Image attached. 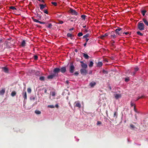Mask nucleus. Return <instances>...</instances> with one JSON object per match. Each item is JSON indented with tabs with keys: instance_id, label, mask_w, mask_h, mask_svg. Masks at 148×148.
<instances>
[{
	"instance_id": "nucleus-1",
	"label": "nucleus",
	"mask_w": 148,
	"mask_h": 148,
	"mask_svg": "<svg viewBox=\"0 0 148 148\" xmlns=\"http://www.w3.org/2000/svg\"><path fill=\"white\" fill-rule=\"evenodd\" d=\"M138 27L139 29L140 30H142L144 29V26L143 23H139L138 24Z\"/></svg>"
},
{
	"instance_id": "nucleus-2",
	"label": "nucleus",
	"mask_w": 148,
	"mask_h": 148,
	"mask_svg": "<svg viewBox=\"0 0 148 148\" xmlns=\"http://www.w3.org/2000/svg\"><path fill=\"white\" fill-rule=\"evenodd\" d=\"M69 12L71 13L72 14L76 15L77 13L75 11L71 8H70L69 10Z\"/></svg>"
},
{
	"instance_id": "nucleus-3",
	"label": "nucleus",
	"mask_w": 148,
	"mask_h": 148,
	"mask_svg": "<svg viewBox=\"0 0 148 148\" xmlns=\"http://www.w3.org/2000/svg\"><path fill=\"white\" fill-rule=\"evenodd\" d=\"M75 67L72 64H71L70 66V72L72 73L73 72L74 70Z\"/></svg>"
},
{
	"instance_id": "nucleus-4",
	"label": "nucleus",
	"mask_w": 148,
	"mask_h": 148,
	"mask_svg": "<svg viewBox=\"0 0 148 148\" xmlns=\"http://www.w3.org/2000/svg\"><path fill=\"white\" fill-rule=\"evenodd\" d=\"M80 63L82 64L81 66L82 68L84 69L87 68V65L86 64L84 63L82 61H81Z\"/></svg>"
},
{
	"instance_id": "nucleus-5",
	"label": "nucleus",
	"mask_w": 148,
	"mask_h": 148,
	"mask_svg": "<svg viewBox=\"0 0 148 148\" xmlns=\"http://www.w3.org/2000/svg\"><path fill=\"white\" fill-rule=\"evenodd\" d=\"M80 72L81 74H86L87 73V71L85 69H82L80 70Z\"/></svg>"
},
{
	"instance_id": "nucleus-6",
	"label": "nucleus",
	"mask_w": 148,
	"mask_h": 148,
	"mask_svg": "<svg viewBox=\"0 0 148 148\" xmlns=\"http://www.w3.org/2000/svg\"><path fill=\"white\" fill-rule=\"evenodd\" d=\"M60 71L62 73H64L66 71V68L65 67H62L60 69Z\"/></svg>"
},
{
	"instance_id": "nucleus-7",
	"label": "nucleus",
	"mask_w": 148,
	"mask_h": 148,
	"mask_svg": "<svg viewBox=\"0 0 148 148\" xmlns=\"http://www.w3.org/2000/svg\"><path fill=\"white\" fill-rule=\"evenodd\" d=\"M60 71V69L59 68H55L53 70V72L55 73H58Z\"/></svg>"
},
{
	"instance_id": "nucleus-8",
	"label": "nucleus",
	"mask_w": 148,
	"mask_h": 148,
	"mask_svg": "<svg viewBox=\"0 0 148 148\" xmlns=\"http://www.w3.org/2000/svg\"><path fill=\"white\" fill-rule=\"evenodd\" d=\"M40 9L42 10L46 6V5H43V4H40Z\"/></svg>"
},
{
	"instance_id": "nucleus-9",
	"label": "nucleus",
	"mask_w": 148,
	"mask_h": 148,
	"mask_svg": "<svg viewBox=\"0 0 148 148\" xmlns=\"http://www.w3.org/2000/svg\"><path fill=\"white\" fill-rule=\"evenodd\" d=\"M121 30V29L120 28H119L118 29H116L115 30V32L118 35H119L120 33H119V32H120Z\"/></svg>"
},
{
	"instance_id": "nucleus-10",
	"label": "nucleus",
	"mask_w": 148,
	"mask_h": 148,
	"mask_svg": "<svg viewBox=\"0 0 148 148\" xmlns=\"http://www.w3.org/2000/svg\"><path fill=\"white\" fill-rule=\"evenodd\" d=\"M108 36V34H106L104 35H101L100 38L102 39H103L104 38Z\"/></svg>"
},
{
	"instance_id": "nucleus-11",
	"label": "nucleus",
	"mask_w": 148,
	"mask_h": 148,
	"mask_svg": "<svg viewBox=\"0 0 148 148\" xmlns=\"http://www.w3.org/2000/svg\"><path fill=\"white\" fill-rule=\"evenodd\" d=\"M55 76V75L54 74L51 75H49L47 77V78L48 79H52L53 78V77Z\"/></svg>"
},
{
	"instance_id": "nucleus-12",
	"label": "nucleus",
	"mask_w": 148,
	"mask_h": 148,
	"mask_svg": "<svg viewBox=\"0 0 148 148\" xmlns=\"http://www.w3.org/2000/svg\"><path fill=\"white\" fill-rule=\"evenodd\" d=\"M96 83L95 82H91L90 84V85L91 87H93L96 84Z\"/></svg>"
},
{
	"instance_id": "nucleus-13",
	"label": "nucleus",
	"mask_w": 148,
	"mask_h": 148,
	"mask_svg": "<svg viewBox=\"0 0 148 148\" xmlns=\"http://www.w3.org/2000/svg\"><path fill=\"white\" fill-rule=\"evenodd\" d=\"M121 97V95L119 94H116L115 95V97L116 99H118Z\"/></svg>"
},
{
	"instance_id": "nucleus-14",
	"label": "nucleus",
	"mask_w": 148,
	"mask_h": 148,
	"mask_svg": "<svg viewBox=\"0 0 148 148\" xmlns=\"http://www.w3.org/2000/svg\"><path fill=\"white\" fill-rule=\"evenodd\" d=\"M5 91V90L4 89H2L0 91V95H3L4 94Z\"/></svg>"
},
{
	"instance_id": "nucleus-15",
	"label": "nucleus",
	"mask_w": 148,
	"mask_h": 148,
	"mask_svg": "<svg viewBox=\"0 0 148 148\" xmlns=\"http://www.w3.org/2000/svg\"><path fill=\"white\" fill-rule=\"evenodd\" d=\"M2 69L3 71L7 73L8 72V69L6 67H3Z\"/></svg>"
},
{
	"instance_id": "nucleus-16",
	"label": "nucleus",
	"mask_w": 148,
	"mask_h": 148,
	"mask_svg": "<svg viewBox=\"0 0 148 148\" xmlns=\"http://www.w3.org/2000/svg\"><path fill=\"white\" fill-rule=\"evenodd\" d=\"M102 65V63L101 62H98L97 64V66L98 67H101Z\"/></svg>"
},
{
	"instance_id": "nucleus-17",
	"label": "nucleus",
	"mask_w": 148,
	"mask_h": 148,
	"mask_svg": "<svg viewBox=\"0 0 148 148\" xmlns=\"http://www.w3.org/2000/svg\"><path fill=\"white\" fill-rule=\"evenodd\" d=\"M143 21L148 26V22L146 19H143Z\"/></svg>"
},
{
	"instance_id": "nucleus-18",
	"label": "nucleus",
	"mask_w": 148,
	"mask_h": 148,
	"mask_svg": "<svg viewBox=\"0 0 148 148\" xmlns=\"http://www.w3.org/2000/svg\"><path fill=\"white\" fill-rule=\"evenodd\" d=\"M83 56H84V57L86 59H88L89 58V56L87 54L84 53H83Z\"/></svg>"
},
{
	"instance_id": "nucleus-19",
	"label": "nucleus",
	"mask_w": 148,
	"mask_h": 148,
	"mask_svg": "<svg viewBox=\"0 0 148 148\" xmlns=\"http://www.w3.org/2000/svg\"><path fill=\"white\" fill-rule=\"evenodd\" d=\"M75 106L76 107L78 108H80L81 107V105L79 102H77L76 103Z\"/></svg>"
},
{
	"instance_id": "nucleus-20",
	"label": "nucleus",
	"mask_w": 148,
	"mask_h": 148,
	"mask_svg": "<svg viewBox=\"0 0 148 148\" xmlns=\"http://www.w3.org/2000/svg\"><path fill=\"white\" fill-rule=\"evenodd\" d=\"M93 63L92 61H90V63L89 64V66L90 67H92L93 66Z\"/></svg>"
},
{
	"instance_id": "nucleus-21",
	"label": "nucleus",
	"mask_w": 148,
	"mask_h": 148,
	"mask_svg": "<svg viewBox=\"0 0 148 148\" xmlns=\"http://www.w3.org/2000/svg\"><path fill=\"white\" fill-rule=\"evenodd\" d=\"M147 11L145 10H143L141 11L142 13L143 16L145 15V13Z\"/></svg>"
},
{
	"instance_id": "nucleus-22",
	"label": "nucleus",
	"mask_w": 148,
	"mask_h": 148,
	"mask_svg": "<svg viewBox=\"0 0 148 148\" xmlns=\"http://www.w3.org/2000/svg\"><path fill=\"white\" fill-rule=\"evenodd\" d=\"M35 112L37 114H41L40 111L39 110H36Z\"/></svg>"
},
{
	"instance_id": "nucleus-23",
	"label": "nucleus",
	"mask_w": 148,
	"mask_h": 148,
	"mask_svg": "<svg viewBox=\"0 0 148 148\" xmlns=\"http://www.w3.org/2000/svg\"><path fill=\"white\" fill-rule=\"evenodd\" d=\"M67 35V37H71L73 36H74L73 35H72V34L70 33H68Z\"/></svg>"
},
{
	"instance_id": "nucleus-24",
	"label": "nucleus",
	"mask_w": 148,
	"mask_h": 148,
	"mask_svg": "<svg viewBox=\"0 0 148 148\" xmlns=\"http://www.w3.org/2000/svg\"><path fill=\"white\" fill-rule=\"evenodd\" d=\"M16 94V93L14 91L12 92L11 93V95L13 97Z\"/></svg>"
},
{
	"instance_id": "nucleus-25",
	"label": "nucleus",
	"mask_w": 148,
	"mask_h": 148,
	"mask_svg": "<svg viewBox=\"0 0 148 148\" xmlns=\"http://www.w3.org/2000/svg\"><path fill=\"white\" fill-rule=\"evenodd\" d=\"M25 41H23L21 43V45L23 46H25Z\"/></svg>"
},
{
	"instance_id": "nucleus-26",
	"label": "nucleus",
	"mask_w": 148,
	"mask_h": 148,
	"mask_svg": "<svg viewBox=\"0 0 148 148\" xmlns=\"http://www.w3.org/2000/svg\"><path fill=\"white\" fill-rule=\"evenodd\" d=\"M27 93L26 92H25L24 95V98L25 99H27Z\"/></svg>"
},
{
	"instance_id": "nucleus-27",
	"label": "nucleus",
	"mask_w": 148,
	"mask_h": 148,
	"mask_svg": "<svg viewBox=\"0 0 148 148\" xmlns=\"http://www.w3.org/2000/svg\"><path fill=\"white\" fill-rule=\"evenodd\" d=\"M45 79V78L43 76H41L40 77V79L41 80L43 81Z\"/></svg>"
},
{
	"instance_id": "nucleus-28",
	"label": "nucleus",
	"mask_w": 148,
	"mask_h": 148,
	"mask_svg": "<svg viewBox=\"0 0 148 148\" xmlns=\"http://www.w3.org/2000/svg\"><path fill=\"white\" fill-rule=\"evenodd\" d=\"M10 9H12V10H14L16 9V8H15L14 6H10Z\"/></svg>"
},
{
	"instance_id": "nucleus-29",
	"label": "nucleus",
	"mask_w": 148,
	"mask_h": 148,
	"mask_svg": "<svg viewBox=\"0 0 148 148\" xmlns=\"http://www.w3.org/2000/svg\"><path fill=\"white\" fill-rule=\"evenodd\" d=\"M82 35H83V34H82V33L80 32L78 34L77 36H78L80 37V36H82Z\"/></svg>"
},
{
	"instance_id": "nucleus-30",
	"label": "nucleus",
	"mask_w": 148,
	"mask_h": 148,
	"mask_svg": "<svg viewBox=\"0 0 148 148\" xmlns=\"http://www.w3.org/2000/svg\"><path fill=\"white\" fill-rule=\"evenodd\" d=\"M137 34L140 36H142L143 34L142 33H141L140 32L138 31L137 32Z\"/></svg>"
},
{
	"instance_id": "nucleus-31",
	"label": "nucleus",
	"mask_w": 148,
	"mask_h": 148,
	"mask_svg": "<svg viewBox=\"0 0 148 148\" xmlns=\"http://www.w3.org/2000/svg\"><path fill=\"white\" fill-rule=\"evenodd\" d=\"M32 19L33 20V21H34V22H37V23H38L39 22V21H38V20L37 19H35V18H32Z\"/></svg>"
},
{
	"instance_id": "nucleus-32",
	"label": "nucleus",
	"mask_w": 148,
	"mask_h": 148,
	"mask_svg": "<svg viewBox=\"0 0 148 148\" xmlns=\"http://www.w3.org/2000/svg\"><path fill=\"white\" fill-rule=\"evenodd\" d=\"M81 17L84 20L85 19L86 16L84 15H82Z\"/></svg>"
},
{
	"instance_id": "nucleus-33",
	"label": "nucleus",
	"mask_w": 148,
	"mask_h": 148,
	"mask_svg": "<svg viewBox=\"0 0 148 148\" xmlns=\"http://www.w3.org/2000/svg\"><path fill=\"white\" fill-rule=\"evenodd\" d=\"M48 108H54V106L53 105H49L48 106Z\"/></svg>"
},
{
	"instance_id": "nucleus-34",
	"label": "nucleus",
	"mask_w": 148,
	"mask_h": 148,
	"mask_svg": "<svg viewBox=\"0 0 148 148\" xmlns=\"http://www.w3.org/2000/svg\"><path fill=\"white\" fill-rule=\"evenodd\" d=\"M88 34H86L83 36V38H87V37H88Z\"/></svg>"
},
{
	"instance_id": "nucleus-35",
	"label": "nucleus",
	"mask_w": 148,
	"mask_h": 148,
	"mask_svg": "<svg viewBox=\"0 0 148 148\" xmlns=\"http://www.w3.org/2000/svg\"><path fill=\"white\" fill-rule=\"evenodd\" d=\"M27 91L29 93H30L31 92V90L30 88H28L27 89Z\"/></svg>"
},
{
	"instance_id": "nucleus-36",
	"label": "nucleus",
	"mask_w": 148,
	"mask_h": 148,
	"mask_svg": "<svg viewBox=\"0 0 148 148\" xmlns=\"http://www.w3.org/2000/svg\"><path fill=\"white\" fill-rule=\"evenodd\" d=\"M144 96H142L141 97H138V99H137V100H138V99H140L144 98Z\"/></svg>"
},
{
	"instance_id": "nucleus-37",
	"label": "nucleus",
	"mask_w": 148,
	"mask_h": 148,
	"mask_svg": "<svg viewBox=\"0 0 148 148\" xmlns=\"http://www.w3.org/2000/svg\"><path fill=\"white\" fill-rule=\"evenodd\" d=\"M52 95L53 96H54L55 95V93L54 92H53L51 93Z\"/></svg>"
},
{
	"instance_id": "nucleus-38",
	"label": "nucleus",
	"mask_w": 148,
	"mask_h": 148,
	"mask_svg": "<svg viewBox=\"0 0 148 148\" xmlns=\"http://www.w3.org/2000/svg\"><path fill=\"white\" fill-rule=\"evenodd\" d=\"M129 80V78H126L125 79V81L126 82H128Z\"/></svg>"
},
{
	"instance_id": "nucleus-39",
	"label": "nucleus",
	"mask_w": 148,
	"mask_h": 148,
	"mask_svg": "<svg viewBox=\"0 0 148 148\" xmlns=\"http://www.w3.org/2000/svg\"><path fill=\"white\" fill-rule=\"evenodd\" d=\"M52 26V25L51 24H49L47 26V27L48 28H51Z\"/></svg>"
},
{
	"instance_id": "nucleus-40",
	"label": "nucleus",
	"mask_w": 148,
	"mask_h": 148,
	"mask_svg": "<svg viewBox=\"0 0 148 148\" xmlns=\"http://www.w3.org/2000/svg\"><path fill=\"white\" fill-rule=\"evenodd\" d=\"M131 105L132 106H134V108L135 109V106L134 104L133 103H132V102H131Z\"/></svg>"
},
{
	"instance_id": "nucleus-41",
	"label": "nucleus",
	"mask_w": 148,
	"mask_h": 148,
	"mask_svg": "<svg viewBox=\"0 0 148 148\" xmlns=\"http://www.w3.org/2000/svg\"><path fill=\"white\" fill-rule=\"evenodd\" d=\"M44 12L46 14H48V12L47 10H45L44 11Z\"/></svg>"
},
{
	"instance_id": "nucleus-42",
	"label": "nucleus",
	"mask_w": 148,
	"mask_h": 148,
	"mask_svg": "<svg viewBox=\"0 0 148 148\" xmlns=\"http://www.w3.org/2000/svg\"><path fill=\"white\" fill-rule=\"evenodd\" d=\"M34 59L35 60H36L38 58V57L36 56H34Z\"/></svg>"
},
{
	"instance_id": "nucleus-43",
	"label": "nucleus",
	"mask_w": 148,
	"mask_h": 148,
	"mask_svg": "<svg viewBox=\"0 0 148 148\" xmlns=\"http://www.w3.org/2000/svg\"><path fill=\"white\" fill-rule=\"evenodd\" d=\"M52 3L54 5H57V3L56 2H52Z\"/></svg>"
},
{
	"instance_id": "nucleus-44",
	"label": "nucleus",
	"mask_w": 148,
	"mask_h": 148,
	"mask_svg": "<svg viewBox=\"0 0 148 148\" xmlns=\"http://www.w3.org/2000/svg\"><path fill=\"white\" fill-rule=\"evenodd\" d=\"M101 124V122L100 121H98L97 123V125H99Z\"/></svg>"
},
{
	"instance_id": "nucleus-45",
	"label": "nucleus",
	"mask_w": 148,
	"mask_h": 148,
	"mask_svg": "<svg viewBox=\"0 0 148 148\" xmlns=\"http://www.w3.org/2000/svg\"><path fill=\"white\" fill-rule=\"evenodd\" d=\"M138 67H136L135 68V70L136 71H138Z\"/></svg>"
},
{
	"instance_id": "nucleus-46",
	"label": "nucleus",
	"mask_w": 148,
	"mask_h": 148,
	"mask_svg": "<svg viewBox=\"0 0 148 148\" xmlns=\"http://www.w3.org/2000/svg\"><path fill=\"white\" fill-rule=\"evenodd\" d=\"M130 127L131 128H134V126L133 125L131 124L130 125Z\"/></svg>"
},
{
	"instance_id": "nucleus-47",
	"label": "nucleus",
	"mask_w": 148,
	"mask_h": 148,
	"mask_svg": "<svg viewBox=\"0 0 148 148\" xmlns=\"http://www.w3.org/2000/svg\"><path fill=\"white\" fill-rule=\"evenodd\" d=\"M123 34H125L126 35H127L128 34H129V32H124L123 33Z\"/></svg>"
},
{
	"instance_id": "nucleus-48",
	"label": "nucleus",
	"mask_w": 148,
	"mask_h": 148,
	"mask_svg": "<svg viewBox=\"0 0 148 148\" xmlns=\"http://www.w3.org/2000/svg\"><path fill=\"white\" fill-rule=\"evenodd\" d=\"M38 23H40V24H44V23H43V22H41V21H39V22H38Z\"/></svg>"
},
{
	"instance_id": "nucleus-49",
	"label": "nucleus",
	"mask_w": 148,
	"mask_h": 148,
	"mask_svg": "<svg viewBox=\"0 0 148 148\" xmlns=\"http://www.w3.org/2000/svg\"><path fill=\"white\" fill-rule=\"evenodd\" d=\"M75 75H77L78 74V73L77 72H76L75 73Z\"/></svg>"
},
{
	"instance_id": "nucleus-50",
	"label": "nucleus",
	"mask_w": 148,
	"mask_h": 148,
	"mask_svg": "<svg viewBox=\"0 0 148 148\" xmlns=\"http://www.w3.org/2000/svg\"><path fill=\"white\" fill-rule=\"evenodd\" d=\"M56 107L57 108H58V104H57L56 105Z\"/></svg>"
},
{
	"instance_id": "nucleus-51",
	"label": "nucleus",
	"mask_w": 148,
	"mask_h": 148,
	"mask_svg": "<svg viewBox=\"0 0 148 148\" xmlns=\"http://www.w3.org/2000/svg\"><path fill=\"white\" fill-rule=\"evenodd\" d=\"M59 23L60 24H62L63 23V22L62 21H60Z\"/></svg>"
},
{
	"instance_id": "nucleus-52",
	"label": "nucleus",
	"mask_w": 148,
	"mask_h": 148,
	"mask_svg": "<svg viewBox=\"0 0 148 148\" xmlns=\"http://www.w3.org/2000/svg\"><path fill=\"white\" fill-rule=\"evenodd\" d=\"M88 39L87 38H86V42L88 41Z\"/></svg>"
},
{
	"instance_id": "nucleus-53",
	"label": "nucleus",
	"mask_w": 148,
	"mask_h": 148,
	"mask_svg": "<svg viewBox=\"0 0 148 148\" xmlns=\"http://www.w3.org/2000/svg\"><path fill=\"white\" fill-rule=\"evenodd\" d=\"M86 43H85L84 44V46H86Z\"/></svg>"
},
{
	"instance_id": "nucleus-54",
	"label": "nucleus",
	"mask_w": 148,
	"mask_h": 148,
	"mask_svg": "<svg viewBox=\"0 0 148 148\" xmlns=\"http://www.w3.org/2000/svg\"><path fill=\"white\" fill-rule=\"evenodd\" d=\"M42 2H44V1H43V0H42Z\"/></svg>"
},
{
	"instance_id": "nucleus-55",
	"label": "nucleus",
	"mask_w": 148,
	"mask_h": 148,
	"mask_svg": "<svg viewBox=\"0 0 148 148\" xmlns=\"http://www.w3.org/2000/svg\"><path fill=\"white\" fill-rule=\"evenodd\" d=\"M38 0L39 1H40V0Z\"/></svg>"
}]
</instances>
